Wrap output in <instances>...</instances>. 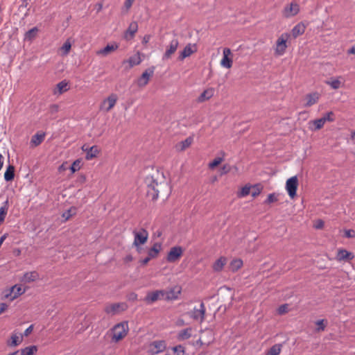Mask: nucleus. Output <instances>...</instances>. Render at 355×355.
Here are the masks:
<instances>
[{"label":"nucleus","instance_id":"2f4dec72","mask_svg":"<svg viewBox=\"0 0 355 355\" xmlns=\"http://www.w3.org/2000/svg\"><path fill=\"white\" fill-rule=\"evenodd\" d=\"M22 341V336H18L17 334H12L10 338V341L7 343L10 347H16L19 345Z\"/></svg>","mask_w":355,"mask_h":355},{"label":"nucleus","instance_id":"a878e982","mask_svg":"<svg viewBox=\"0 0 355 355\" xmlns=\"http://www.w3.org/2000/svg\"><path fill=\"white\" fill-rule=\"evenodd\" d=\"M45 133L44 132H37L34 135L31 140V145L32 146H39L44 139Z\"/></svg>","mask_w":355,"mask_h":355},{"label":"nucleus","instance_id":"603ef678","mask_svg":"<svg viewBox=\"0 0 355 355\" xmlns=\"http://www.w3.org/2000/svg\"><path fill=\"white\" fill-rule=\"evenodd\" d=\"M345 236L349 239L355 237V231L353 230H345Z\"/></svg>","mask_w":355,"mask_h":355},{"label":"nucleus","instance_id":"69168bd1","mask_svg":"<svg viewBox=\"0 0 355 355\" xmlns=\"http://www.w3.org/2000/svg\"><path fill=\"white\" fill-rule=\"evenodd\" d=\"M69 211H67V212H64V213L62 214V216H63L64 218H65V219H66V220H67V219L70 217V216H71V214H69Z\"/></svg>","mask_w":355,"mask_h":355},{"label":"nucleus","instance_id":"20e7f679","mask_svg":"<svg viewBox=\"0 0 355 355\" xmlns=\"http://www.w3.org/2000/svg\"><path fill=\"white\" fill-rule=\"evenodd\" d=\"M145 183L148 187L147 195L152 200L157 199L159 196V190L156 189L158 186L157 182L152 176H147L145 179Z\"/></svg>","mask_w":355,"mask_h":355},{"label":"nucleus","instance_id":"4468645a","mask_svg":"<svg viewBox=\"0 0 355 355\" xmlns=\"http://www.w3.org/2000/svg\"><path fill=\"white\" fill-rule=\"evenodd\" d=\"M25 289L19 285H15L8 291V293L5 294L6 298H9L10 300H14L19 295L25 293Z\"/></svg>","mask_w":355,"mask_h":355},{"label":"nucleus","instance_id":"c85d7f7f","mask_svg":"<svg viewBox=\"0 0 355 355\" xmlns=\"http://www.w3.org/2000/svg\"><path fill=\"white\" fill-rule=\"evenodd\" d=\"M162 249V244L160 243H155L153 247L148 251V255L150 258L153 259L157 257L159 251Z\"/></svg>","mask_w":355,"mask_h":355},{"label":"nucleus","instance_id":"6e6d98bb","mask_svg":"<svg viewBox=\"0 0 355 355\" xmlns=\"http://www.w3.org/2000/svg\"><path fill=\"white\" fill-rule=\"evenodd\" d=\"M230 166L229 165H224L222 168L221 174H226L230 171Z\"/></svg>","mask_w":355,"mask_h":355},{"label":"nucleus","instance_id":"dca6fc26","mask_svg":"<svg viewBox=\"0 0 355 355\" xmlns=\"http://www.w3.org/2000/svg\"><path fill=\"white\" fill-rule=\"evenodd\" d=\"M154 69H146L141 76V77L137 80V85L139 87H144L146 86L148 81L150 78L153 75Z\"/></svg>","mask_w":355,"mask_h":355},{"label":"nucleus","instance_id":"1a4fd4ad","mask_svg":"<svg viewBox=\"0 0 355 355\" xmlns=\"http://www.w3.org/2000/svg\"><path fill=\"white\" fill-rule=\"evenodd\" d=\"M165 296V291L164 290H157L153 292H149L147 293L146 296L144 298V301L147 304H152L158 300L164 297Z\"/></svg>","mask_w":355,"mask_h":355},{"label":"nucleus","instance_id":"864d4df0","mask_svg":"<svg viewBox=\"0 0 355 355\" xmlns=\"http://www.w3.org/2000/svg\"><path fill=\"white\" fill-rule=\"evenodd\" d=\"M59 110V106L57 104H53L49 107V112L51 114L57 113Z\"/></svg>","mask_w":355,"mask_h":355},{"label":"nucleus","instance_id":"9d476101","mask_svg":"<svg viewBox=\"0 0 355 355\" xmlns=\"http://www.w3.org/2000/svg\"><path fill=\"white\" fill-rule=\"evenodd\" d=\"M232 51L228 48H225L223 51V58L220 60V65L226 69H230L232 66Z\"/></svg>","mask_w":355,"mask_h":355},{"label":"nucleus","instance_id":"37998d69","mask_svg":"<svg viewBox=\"0 0 355 355\" xmlns=\"http://www.w3.org/2000/svg\"><path fill=\"white\" fill-rule=\"evenodd\" d=\"M71 48V44L69 40H67L60 48L62 55L65 56L69 54Z\"/></svg>","mask_w":355,"mask_h":355},{"label":"nucleus","instance_id":"a211bd4d","mask_svg":"<svg viewBox=\"0 0 355 355\" xmlns=\"http://www.w3.org/2000/svg\"><path fill=\"white\" fill-rule=\"evenodd\" d=\"M320 94L318 92H313L306 95L305 99L306 100V103L304 104L305 107H311L313 105L318 103L320 98Z\"/></svg>","mask_w":355,"mask_h":355},{"label":"nucleus","instance_id":"f03ea898","mask_svg":"<svg viewBox=\"0 0 355 355\" xmlns=\"http://www.w3.org/2000/svg\"><path fill=\"white\" fill-rule=\"evenodd\" d=\"M134 235V241L132 245L136 248V250L140 253L141 251V245L145 244L148 239V232L146 230L141 228L139 231L134 230L132 232Z\"/></svg>","mask_w":355,"mask_h":355},{"label":"nucleus","instance_id":"f8f14e48","mask_svg":"<svg viewBox=\"0 0 355 355\" xmlns=\"http://www.w3.org/2000/svg\"><path fill=\"white\" fill-rule=\"evenodd\" d=\"M116 101V95L112 94L103 101L101 105V109L105 110V112H109L111 109H112L114 107Z\"/></svg>","mask_w":355,"mask_h":355},{"label":"nucleus","instance_id":"9b49d317","mask_svg":"<svg viewBox=\"0 0 355 355\" xmlns=\"http://www.w3.org/2000/svg\"><path fill=\"white\" fill-rule=\"evenodd\" d=\"M205 306L203 302H201L200 304L199 308L194 307L193 310L191 311L190 316L193 320H200V322H202L205 319Z\"/></svg>","mask_w":355,"mask_h":355},{"label":"nucleus","instance_id":"bb28decb","mask_svg":"<svg viewBox=\"0 0 355 355\" xmlns=\"http://www.w3.org/2000/svg\"><path fill=\"white\" fill-rule=\"evenodd\" d=\"M69 89L68 82L64 80L57 84L56 89L54 90L53 94L55 95L61 94L63 92L68 91Z\"/></svg>","mask_w":355,"mask_h":355},{"label":"nucleus","instance_id":"79ce46f5","mask_svg":"<svg viewBox=\"0 0 355 355\" xmlns=\"http://www.w3.org/2000/svg\"><path fill=\"white\" fill-rule=\"evenodd\" d=\"M37 349L35 345L26 347L21 349V355H33Z\"/></svg>","mask_w":355,"mask_h":355},{"label":"nucleus","instance_id":"a19ab883","mask_svg":"<svg viewBox=\"0 0 355 355\" xmlns=\"http://www.w3.org/2000/svg\"><path fill=\"white\" fill-rule=\"evenodd\" d=\"M127 62L129 63L130 66L132 67L135 65H138L141 63V59L140 58L139 53L135 54L131 56Z\"/></svg>","mask_w":355,"mask_h":355},{"label":"nucleus","instance_id":"0e129e2a","mask_svg":"<svg viewBox=\"0 0 355 355\" xmlns=\"http://www.w3.org/2000/svg\"><path fill=\"white\" fill-rule=\"evenodd\" d=\"M349 54H355V44L348 50Z\"/></svg>","mask_w":355,"mask_h":355},{"label":"nucleus","instance_id":"473e14b6","mask_svg":"<svg viewBox=\"0 0 355 355\" xmlns=\"http://www.w3.org/2000/svg\"><path fill=\"white\" fill-rule=\"evenodd\" d=\"M99 153V150L98 148V146H91L89 149L87 153L85 155V159L87 160H91L93 158L96 157L97 155Z\"/></svg>","mask_w":355,"mask_h":355},{"label":"nucleus","instance_id":"338daca9","mask_svg":"<svg viewBox=\"0 0 355 355\" xmlns=\"http://www.w3.org/2000/svg\"><path fill=\"white\" fill-rule=\"evenodd\" d=\"M3 165V157L1 154H0V170L2 168Z\"/></svg>","mask_w":355,"mask_h":355},{"label":"nucleus","instance_id":"e433bc0d","mask_svg":"<svg viewBox=\"0 0 355 355\" xmlns=\"http://www.w3.org/2000/svg\"><path fill=\"white\" fill-rule=\"evenodd\" d=\"M340 78H341V77H338V78H331V80L326 81V83L334 89H339L342 85V83L339 80Z\"/></svg>","mask_w":355,"mask_h":355},{"label":"nucleus","instance_id":"423d86ee","mask_svg":"<svg viewBox=\"0 0 355 355\" xmlns=\"http://www.w3.org/2000/svg\"><path fill=\"white\" fill-rule=\"evenodd\" d=\"M300 10L299 4L296 2H291L284 8L282 15L285 18H291L296 16Z\"/></svg>","mask_w":355,"mask_h":355},{"label":"nucleus","instance_id":"ddd939ff","mask_svg":"<svg viewBox=\"0 0 355 355\" xmlns=\"http://www.w3.org/2000/svg\"><path fill=\"white\" fill-rule=\"evenodd\" d=\"M183 253L182 248L180 246H175L171 248L168 253L166 259L168 262H175L179 259Z\"/></svg>","mask_w":355,"mask_h":355},{"label":"nucleus","instance_id":"b1692460","mask_svg":"<svg viewBox=\"0 0 355 355\" xmlns=\"http://www.w3.org/2000/svg\"><path fill=\"white\" fill-rule=\"evenodd\" d=\"M39 278V274L36 271H31L26 272L22 278L21 281L24 283H31Z\"/></svg>","mask_w":355,"mask_h":355},{"label":"nucleus","instance_id":"72a5a7b5","mask_svg":"<svg viewBox=\"0 0 355 355\" xmlns=\"http://www.w3.org/2000/svg\"><path fill=\"white\" fill-rule=\"evenodd\" d=\"M8 200H6L0 207V225L4 221L8 209Z\"/></svg>","mask_w":355,"mask_h":355},{"label":"nucleus","instance_id":"7ed1b4c3","mask_svg":"<svg viewBox=\"0 0 355 355\" xmlns=\"http://www.w3.org/2000/svg\"><path fill=\"white\" fill-rule=\"evenodd\" d=\"M291 37L288 33H282L276 41V46L275 48V55L280 56L285 53L287 49V40Z\"/></svg>","mask_w":355,"mask_h":355},{"label":"nucleus","instance_id":"5fc2aeb1","mask_svg":"<svg viewBox=\"0 0 355 355\" xmlns=\"http://www.w3.org/2000/svg\"><path fill=\"white\" fill-rule=\"evenodd\" d=\"M135 0H126L124 3V8H125L126 11H128L132 6L133 2Z\"/></svg>","mask_w":355,"mask_h":355},{"label":"nucleus","instance_id":"6ab92c4d","mask_svg":"<svg viewBox=\"0 0 355 355\" xmlns=\"http://www.w3.org/2000/svg\"><path fill=\"white\" fill-rule=\"evenodd\" d=\"M192 331L193 329L191 327H188L180 330L177 335L178 340L184 341L190 338L192 336Z\"/></svg>","mask_w":355,"mask_h":355},{"label":"nucleus","instance_id":"4c0bfd02","mask_svg":"<svg viewBox=\"0 0 355 355\" xmlns=\"http://www.w3.org/2000/svg\"><path fill=\"white\" fill-rule=\"evenodd\" d=\"M243 266V261L240 259H234L231 261L230 268L232 272L237 271Z\"/></svg>","mask_w":355,"mask_h":355},{"label":"nucleus","instance_id":"c756f323","mask_svg":"<svg viewBox=\"0 0 355 355\" xmlns=\"http://www.w3.org/2000/svg\"><path fill=\"white\" fill-rule=\"evenodd\" d=\"M324 120L322 118L309 121V128L311 130H318L321 129L324 125Z\"/></svg>","mask_w":355,"mask_h":355},{"label":"nucleus","instance_id":"f257e3e1","mask_svg":"<svg viewBox=\"0 0 355 355\" xmlns=\"http://www.w3.org/2000/svg\"><path fill=\"white\" fill-rule=\"evenodd\" d=\"M128 325L126 322L116 324L111 329L112 340L117 343L122 340L128 334Z\"/></svg>","mask_w":355,"mask_h":355},{"label":"nucleus","instance_id":"c03bdc74","mask_svg":"<svg viewBox=\"0 0 355 355\" xmlns=\"http://www.w3.org/2000/svg\"><path fill=\"white\" fill-rule=\"evenodd\" d=\"M324 122H332L334 121V114L333 112H327L322 117H321Z\"/></svg>","mask_w":355,"mask_h":355},{"label":"nucleus","instance_id":"8fccbe9b","mask_svg":"<svg viewBox=\"0 0 355 355\" xmlns=\"http://www.w3.org/2000/svg\"><path fill=\"white\" fill-rule=\"evenodd\" d=\"M287 311H288V304H286L281 305L277 309V312L280 315L284 314V313H286Z\"/></svg>","mask_w":355,"mask_h":355},{"label":"nucleus","instance_id":"bf43d9fd","mask_svg":"<svg viewBox=\"0 0 355 355\" xmlns=\"http://www.w3.org/2000/svg\"><path fill=\"white\" fill-rule=\"evenodd\" d=\"M324 225V223L322 220H319L317 221L316 224L315 225V227L316 229H321Z\"/></svg>","mask_w":355,"mask_h":355},{"label":"nucleus","instance_id":"2eb2a0df","mask_svg":"<svg viewBox=\"0 0 355 355\" xmlns=\"http://www.w3.org/2000/svg\"><path fill=\"white\" fill-rule=\"evenodd\" d=\"M179 42L177 39L172 40L168 46L167 47L164 54L163 55L162 60H167L170 59L171 55L176 51Z\"/></svg>","mask_w":355,"mask_h":355},{"label":"nucleus","instance_id":"412c9836","mask_svg":"<svg viewBox=\"0 0 355 355\" xmlns=\"http://www.w3.org/2000/svg\"><path fill=\"white\" fill-rule=\"evenodd\" d=\"M306 29L305 25L302 23H298L297 25H295L291 30V35L296 38L298 36L302 35Z\"/></svg>","mask_w":355,"mask_h":355},{"label":"nucleus","instance_id":"680f3d73","mask_svg":"<svg viewBox=\"0 0 355 355\" xmlns=\"http://www.w3.org/2000/svg\"><path fill=\"white\" fill-rule=\"evenodd\" d=\"M90 148V146L87 144H84L82 147H81V149L83 151L85 152L86 154L87 153L89 149Z\"/></svg>","mask_w":355,"mask_h":355},{"label":"nucleus","instance_id":"0eeeda50","mask_svg":"<svg viewBox=\"0 0 355 355\" xmlns=\"http://www.w3.org/2000/svg\"><path fill=\"white\" fill-rule=\"evenodd\" d=\"M297 186L298 180L296 176H293L287 180L286 183V189L291 198H294L296 196Z\"/></svg>","mask_w":355,"mask_h":355},{"label":"nucleus","instance_id":"aec40b11","mask_svg":"<svg viewBox=\"0 0 355 355\" xmlns=\"http://www.w3.org/2000/svg\"><path fill=\"white\" fill-rule=\"evenodd\" d=\"M118 49V46L116 44H107L105 47L103 49H101L96 51V55H102V56H107L112 52Z\"/></svg>","mask_w":355,"mask_h":355},{"label":"nucleus","instance_id":"09e8293b","mask_svg":"<svg viewBox=\"0 0 355 355\" xmlns=\"http://www.w3.org/2000/svg\"><path fill=\"white\" fill-rule=\"evenodd\" d=\"M80 162L79 160H76L73 162L70 167V169L72 173H75L76 171L80 169Z\"/></svg>","mask_w":355,"mask_h":355},{"label":"nucleus","instance_id":"5701e85b","mask_svg":"<svg viewBox=\"0 0 355 355\" xmlns=\"http://www.w3.org/2000/svg\"><path fill=\"white\" fill-rule=\"evenodd\" d=\"M354 254L344 249H340L337 253V259L338 261L352 260L354 258Z\"/></svg>","mask_w":355,"mask_h":355},{"label":"nucleus","instance_id":"f704fd0d","mask_svg":"<svg viewBox=\"0 0 355 355\" xmlns=\"http://www.w3.org/2000/svg\"><path fill=\"white\" fill-rule=\"evenodd\" d=\"M15 177V167L12 165H9L4 173V179L6 181H11Z\"/></svg>","mask_w":355,"mask_h":355},{"label":"nucleus","instance_id":"c9c22d12","mask_svg":"<svg viewBox=\"0 0 355 355\" xmlns=\"http://www.w3.org/2000/svg\"><path fill=\"white\" fill-rule=\"evenodd\" d=\"M38 31L39 30L37 27H33V28L26 32L24 35V40L32 41L36 37Z\"/></svg>","mask_w":355,"mask_h":355},{"label":"nucleus","instance_id":"7c9ffc66","mask_svg":"<svg viewBox=\"0 0 355 355\" xmlns=\"http://www.w3.org/2000/svg\"><path fill=\"white\" fill-rule=\"evenodd\" d=\"M196 50L192 49L191 44H188L180 52L179 60H183L184 58L190 56Z\"/></svg>","mask_w":355,"mask_h":355},{"label":"nucleus","instance_id":"13d9d810","mask_svg":"<svg viewBox=\"0 0 355 355\" xmlns=\"http://www.w3.org/2000/svg\"><path fill=\"white\" fill-rule=\"evenodd\" d=\"M128 300H132V301L137 300V295L135 293H131L128 295Z\"/></svg>","mask_w":355,"mask_h":355},{"label":"nucleus","instance_id":"393cba45","mask_svg":"<svg viewBox=\"0 0 355 355\" xmlns=\"http://www.w3.org/2000/svg\"><path fill=\"white\" fill-rule=\"evenodd\" d=\"M227 263V259L224 257H220L213 264L212 268L215 272H220L223 270L224 266Z\"/></svg>","mask_w":355,"mask_h":355},{"label":"nucleus","instance_id":"de8ad7c7","mask_svg":"<svg viewBox=\"0 0 355 355\" xmlns=\"http://www.w3.org/2000/svg\"><path fill=\"white\" fill-rule=\"evenodd\" d=\"M223 160L222 157H216L209 164V167L210 168H214V167L219 165Z\"/></svg>","mask_w":355,"mask_h":355},{"label":"nucleus","instance_id":"4d7b16f0","mask_svg":"<svg viewBox=\"0 0 355 355\" xmlns=\"http://www.w3.org/2000/svg\"><path fill=\"white\" fill-rule=\"evenodd\" d=\"M8 308V305L5 303L0 304V314L3 313Z\"/></svg>","mask_w":355,"mask_h":355},{"label":"nucleus","instance_id":"58836bf2","mask_svg":"<svg viewBox=\"0 0 355 355\" xmlns=\"http://www.w3.org/2000/svg\"><path fill=\"white\" fill-rule=\"evenodd\" d=\"M282 344H275L272 345L266 352V355H278L282 350Z\"/></svg>","mask_w":355,"mask_h":355},{"label":"nucleus","instance_id":"774afa93","mask_svg":"<svg viewBox=\"0 0 355 355\" xmlns=\"http://www.w3.org/2000/svg\"><path fill=\"white\" fill-rule=\"evenodd\" d=\"M259 192H260V191H259V190L254 191H253V192L252 193V196L253 197H255V196H257V195H259Z\"/></svg>","mask_w":355,"mask_h":355},{"label":"nucleus","instance_id":"4be33fe9","mask_svg":"<svg viewBox=\"0 0 355 355\" xmlns=\"http://www.w3.org/2000/svg\"><path fill=\"white\" fill-rule=\"evenodd\" d=\"M138 30V24L136 21H132L127 29L125 37L126 39H132Z\"/></svg>","mask_w":355,"mask_h":355},{"label":"nucleus","instance_id":"f3484780","mask_svg":"<svg viewBox=\"0 0 355 355\" xmlns=\"http://www.w3.org/2000/svg\"><path fill=\"white\" fill-rule=\"evenodd\" d=\"M181 293V288L175 286L171 288L168 291H165V298L167 300H175L178 298V295Z\"/></svg>","mask_w":355,"mask_h":355},{"label":"nucleus","instance_id":"6e6552de","mask_svg":"<svg viewBox=\"0 0 355 355\" xmlns=\"http://www.w3.org/2000/svg\"><path fill=\"white\" fill-rule=\"evenodd\" d=\"M166 347L165 341L155 340L149 345L148 353L151 355H155L164 352Z\"/></svg>","mask_w":355,"mask_h":355},{"label":"nucleus","instance_id":"ea45409f","mask_svg":"<svg viewBox=\"0 0 355 355\" xmlns=\"http://www.w3.org/2000/svg\"><path fill=\"white\" fill-rule=\"evenodd\" d=\"M192 141H193V138L189 137L187 138L185 140L180 142L177 145V148L180 150H184L192 144Z\"/></svg>","mask_w":355,"mask_h":355},{"label":"nucleus","instance_id":"39448f33","mask_svg":"<svg viewBox=\"0 0 355 355\" xmlns=\"http://www.w3.org/2000/svg\"><path fill=\"white\" fill-rule=\"evenodd\" d=\"M127 308L128 306L124 302L114 303L106 305L105 312L108 315H115L125 311Z\"/></svg>","mask_w":355,"mask_h":355},{"label":"nucleus","instance_id":"49530a36","mask_svg":"<svg viewBox=\"0 0 355 355\" xmlns=\"http://www.w3.org/2000/svg\"><path fill=\"white\" fill-rule=\"evenodd\" d=\"M278 198H277V196L275 194V193H270L268 196V198L267 199L265 200L264 203L266 204H270V203H272V202H275L276 201H277Z\"/></svg>","mask_w":355,"mask_h":355},{"label":"nucleus","instance_id":"052dcab7","mask_svg":"<svg viewBox=\"0 0 355 355\" xmlns=\"http://www.w3.org/2000/svg\"><path fill=\"white\" fill-rule=\"evenodd\" d=\"M33 326L31 325L29 326L25 331H24V336H27L31 334V332L33 331Z\"/></svg>","mask_w":355,"mask_h":355},{"label":"nucleus","instance_id":"3c124183","mask_svg":"<svg viewBox=\"0 0 355 355\" xmlns=\"http://www.w3.org/2000/svg\"><path fill=\"white\" fill-rule=\"evenodd\" d=\"M316 324L318 325L317 331H324L325 328V324H324V320H319L316 322Z\"/></svg>","mask_w":355,"mask_h":355},{"label":"nucleus","instance_id":"cd10ccee","mask_svg":"<svg viewBox=\"0 0 355 355\" xmlns=\"http://www.w3.org/2000/svg\"><path fill=\"white\" fill-rule=\"evenodd\" d=\"M214 94V89L213 88H208L205 89L198 97V102H203L205 101L209 100L211 98Z\"/></svg>","mask_w":355,"mask_h":355},{"label":"nucleus","instance_id":"a18cd8bd","mask_svg":"<svg viewBox=\"0 0 355 355\" xmlns=\"http://www.w3.org/2000/svg\"><path fill=\"white\" fill-rule=\"evenodd\" d=\"M250 187L245 185V187H243L241 189V190L239 193L238 196L240 198H243V197L248 196L250 193Z\"/></svg>","mask_w":355,"mask_h":355},{"label":"nucleus","instance_id":"e2e57ef3","mask_svg":"<svg viewBox=\"0 0 355 355\" xmlns=\"http://www.w3.org/2000/svg\"><path fill=\"white\" fill-rule=\"evenodd\" d=\"M151 259V258H150V257L148 255V257L145 259H144L143 260L141 261V264L143 265H146L148 263V261Z\"/></svg>","mask_w":355,"mask_h":355}]
</instances>
